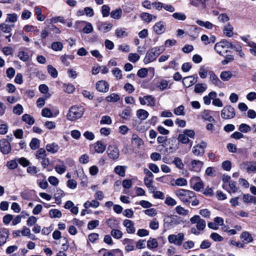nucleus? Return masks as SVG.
Here are the masks:
<instances>
[{
  "instance_id": "f3484780",
  "label": "nucleus",
  "mask_w": 256,
  "mask_h": 256,
  "mask_svg": "<svg viewBox=\"0 0 256 256\" xmlns=\"http://www.w3.org/2000/svg\"><path fill=\"white\" fill-rule=\"evenodd\" d=\"M124 226L126 228V232L128 234H134L136 232V229L134 226V222L130 220H125L123 222Z\"/></svg>"
},
{
  "instance_id": "864d4df0",
  "label": "nucleus",
  "mask_w": 256,
  "mask_h": 256,
  "mask_svg": "<svg viewBox=\"0 0 256 256\" xmlns=\"http://www.w3.org/2000/svg\"><path fill=\"white\" fill-rule=\"evenodd\" d=\"M184 107L183 105H180L174 110V112L177 116H184L185 113L184 112Z\"/></svg>"
},
{
  "instance_id": "dca6fc26",
  "label": "nucleus",
  "mask_w": 256,
  "mask_h": 256,
  "mask_svg": "<svg viewBox=\"0 0 256 256\" xmlns=\"http://www.w3.org/2000/svg\"><path fill=\"white\" fill-rule=\"evenodd\" d=\"M9 230L6 228H1L0 229V245L4 244L7 238L9 236Z\"/></svg>"
},
{
  "instance_id": "58836bf2",
  "label": "nucleus",
  "mask_w": 256,
  "mask_h": 256,
  "mask_svg": "<svg viewBox=\"0 0 256 256\" xmlns=\"http://www.w3.org/2000/svg\"><path fill=\"white\" fill-rule=\"evenodd\" d=\"M22 120L29 125H32L34 123V119L28 114H24L22 116Z\"/></svg>"
},
{
  "instance_id": "49530a36",
  "label": "nucleus",
  "mask_w": 256,
  "mask_h": 256,
  "mask_svg": "<svg viewBox=\"0 0 256 256\" xmlns=\"http://www.w3.org/2000/svg\"><path fill=\"white\" fill-rule=\"evenodd\" d=\"M36 156L38 160H40L46 156V151L42 148L38 149L36 152Z\"/></svg>"
},
{
  "instance_id": "f704fd0d",
  "label": "nucleus",
  "mask_w": 256,
  "mask_h": 256,
  "mask_svg": "<svg viewBox=\"0 0 256 256\" xmlns=\"http://www.w3.org/2000/svg\"><path fill=\"white\" fill-rule=\"evenodd\" d=\"M122 15V10L121 8H117L113 10L110 12V16L116 20L120 19Z\"/></svg>"
},
{
  "instance_id": "20e7f679",
  "label": "nucleus",
  "mask_w": 256,
  "mask_h": 256,
  "mask_svg": "<svg viewBox=\"0 0 256 256\" xmlns=\"http://www.w3.org/2000/svg\"><path fill=\"white\" fill-rule=\"evenodd\" d=\"M235 116L234 108L230 105L225 106L221 111V116L224 120L232 118Z\"/></svg>"
},
{
  "instance_id": "0eeeda50",
  "label": "nucleus",
  "mask_w": 256,
  "mask_h": 256,
  "mask_svg": "<svg viewBox=\"0 0 256 256\" xmlns=\"http://www.w3.org/2000/svg\"><path fill=\"white\" fill-rule=\"evenodd\" d=\"M184 240L183 233H179L177 235L170 234L168 236V240L170 244H174L177 246H180Z\"/></svg>"
},
{
  "instance_id": "603ef678",
  "label": "nucleus",
  "mask_w": 256,
  "mask_h": 256,
  "mask_svg": "<svg viewBox=\"0 0 256 256\" xmlns=\"http://www.w3.org/2000/svg\"><path fill=\"white\" fill-rule=\"evenodd\" d=\"M140 58V56L136 53H130L128 56V60L130 62L135 63Z\"/></svg>"
},
{
  "instance_id": "72a5a7b5",
  "label": "nucleus",
  "mask_w": 256,
  "mask_h": 256,
  "mask_svg": "<svg viewBox=\"0 0 256 256\" xmlns=\"http://www.w3.org/2000/svg\"><path fill=\"white\" fill-rule=\"evenodd\" d=\"M136 116L138 118L143 120L147 118L148 116V112L144 110L140 109L137 111Z\"/></svg>"
},
{
  "instance_id": "5fc2aeb1",
  "label": "nucleus",
  "mask_w": 256,
  "mask_h": 256,
  "mask_svg": "<svg viewBox=\"0 0 256 256\" xmlns=\"http://www.w3.org/2000/svg\"><path fill=\"white\" fill-rule=\"evenodd\" d=\"M18 56L20 60L24 62L28 61L29 60L28 54L24 51L19 52Z\"/></svg>"
},
{
  "instance_id": "7c9ffc66",
  "label": "nucleus",
  "mask_w": 256,
  "mask_h": 256,
  "mask_svg": "<svg viewBox=\"0 0 256 256\" xmlns=\"http://www.w3.org/2000/svg\"><path fill=\"white\" fill-rule=\"evenodd\" d=\"M198 30L199 28L196 26H192L188 30V34L190 36L196 38L198 36L199 33Z\"/></svg>"
},
{
  "instance_id": "338daca9",
  "label": "nucleus",
  "mask_w": 256,
  "mask_h": 256,
  "mask_svg": "<svg viewBox=\"0 0 256 256\" xmlns=\"http://www.w3.org/2000/svg\"><path fill=\"white\" fill-rule=\"evenodd\" d=\"M110 8L108 6L104 4L102 7V13L103 17H107L110 13Z\"/></svg>"
},
{
  "instance_id": "9d476101",
  "label": "nucleus",
  "mask_w": 256,
  "mask_h": 256,
  "mask_svg": "<svg viewBox=\"0 0 256 256\" xmlns=\"http://www.w3.org/2000/svg\"><path fill=\"white\" fill-rule=\"evenodd\" d=\"M139 100L141 104L154 106H155V98L152 96L148 95L142 97H139Z\"/></svg>"
},
{
  "instance_id": "de8ad7c7",
  "label": "nucleus",
  "mask_w": 256,
  "mask_h": 256,
  "mask_svg": "<svg viewBox=\"0 0 256 256\" xmlns=\"http://www.w3.org/2000/svg\"><path fill=\"white\" fill-rule=\"evenodd\" d=\"M241 238L244 239V240L246 242V243L252 242L253 238L251 234L247 232H243L241 234Z\"/></svg>"
},
{
  "instance_id": "37998d69",
  "label": "nucleus",
  "mask_w": 256,
  "mask_h": 256,
  "mask_svg": "<svg viewBox=\"0 0 256 256\" xmlns=\"http://www.w3.org/2000/svg\"><path fill=\"white\" fill-rule=\"evenodd\" d=\"M49 215L52 218H59L62 216V212L58 209H52L49 211Z\"/></svg>"
},
{
  "instance_id": "052dcab7",
  "label": "nucleus",
  "mask_w": 256,
  "mask_h": 256,
  "mask_svg": "<svg viewBox=\"0 0 256 256\" xmlns=\"http://www.w3.org/2000/svg\"><path fill=\"white\" fill-rule=\"evenodd\" d=\"M24 108L20 104H17L13 108V112L14 114L20 115L23 112Z\"/></svg>"
},
{
  "instance_id": "423d86ee",
  "label": "nucleus",
  "mask_w": 256,
  "mask_h": 256,
  "mask_svg": "<svg viewBox=\"0 0 256 256\" xmlns=\"http://www.w3.org/2000/svg\"><path fill=\"white\" fill-rule=\"evenodd\" d=\"M190 222L192 224H196V228L198 230H202L204 229L206 226V221L201 218L200 216L198 215H195L192 217L190 219Z\"/></svg>"
},
{
  "instance_id": "5701e85b",
  "label": "nucleus",
  "mask_w": 256,
  "mask_h": 256,
  "mask_svg": "<svg viewBox=\"0 0 256 256\" xmlns=\"http://www.w3.org/2000/svg\"><path fill=\"white\" fill-rule=\"evenodd\" d=\"M46 150L51 154L57 152L59 150V146L55 142L48 144L46 146Z\"/></svg>"
},
{
  "instance_id": "e2e57ef3",
  "label": "nucleus",
  "mask_w": 256,
  "mask_h": 256,
  "mask_svg": "<svg viewBox=\"0 0 256 256\" xmlns=\"http://www.w3.org/2000/svg\"><path fill=\"white\" fill-rule=\"evenodd\" d=\"M16 161L22 166L24 167L28 166L30 165V162L26 158L22 157L20 158H16Z\"/></svg>"
},
{
  "instance_id": "f03ea898",
  "label": "nucleus",
  "mask_w": 256,
  "mask_h": 256,
  "mask_svg": "<svg viewBox=\"0 0 256 256\" xmlns=\"http://www.w3.org/2000/svg\"><path fill=\"white\" fill-rule=\"evenodd\" d=\"M174 193L184 202H189L190 199L196 196L194 192L186 190H176Z\"/></svg>"
},
{
  "instance_id": "f8f14e48",
  "label": "nucleus",
  "mask_w": 256,
  "mask_h": 256,
  "mask_svg": "<svg viewBox=\"0 0 256 256\" xmlns=\"http://www.w3.org/2000/svg\"><path fill=\"white\" fill-rule=\"evenodd\" d=\"M0 150L4 154H8L11 150V146L10 142L5 138L0 140Z\"/></svg>"
},
{
  "instance_id": "a19ab883",
  "label": "nucleus",
  "mask_w": 256,
  "mask_h": 256,
  "mask_svg": "<svg viewBox=\"0 0 256 256\" xmlns=\"http://www.w3.org/2000/svg\"><path fill=\"white\" fill-rule=\"evenodd\" d=\"M171 220L169 222V224L170 226H176L180 223L181 220L180 218L178 216H170Z\"/></svg>"
},
{
  "instance_id": "6ab92c4d",
  "label": "nucleus",
  "mask_w": 256,
  "mask_h": 256,
  "mask_svg": "<svg viewBox=\"0 0 256 256\" xmlns=\"http://www.w3.org/2000/svg\"><path fill=\"white\" fill-rule=\"evenodd\" d=\"M242 165L246 167V170L248 173L256 172V162L254 161L244 162Z\"/></svg>"
},
{
  "instance_id": "412c9836",
  "label": "nucleus",
  "mask_w": 256,
  "mask_h": 256,
  "mask_svg": "<svg viewBox=\"0 0 256 256\" xmlns=\"http://www.w3.org/2000/svg\"><path fill=\"white\" fill-rule=\"evenodd\" d=\"M112 27V24H108L106 22H102L98 25V30L104 33L110 31Z\"/></svg>"
},
{
  "instance_id": "c756f323",
  "label": "nucleus",
  "mask_w": 256,
  "mask_h": 256,
  "mask_svg": "<svg viewBox=\"0 0 256 256\" xmlns=\"http://www.w3.org/2000/svg\"><path fill=\"white\" fill-rule=\"evenodd\" d=\"M156 59V58L155 57L154 55L152 52L151 50H150L146 54L145 58H144V62L145 64H147L150 62H153Z\"/></svg>"
},
{
  "instance_id": "2f4dec72",
  "label": "nucleus",
  "mask_w": 256,
  "mask_h": 256,
  "mask_svg": "<svg viewBox=\"0 0 256 256\" xmlns=\"http://www.w3.org/2000/svg\"><path fill=\"white\" fill-rule=\"evenodd\" d=\"M106 148V146L100 141L97 142L94 146L95 151L98 153H102L105 150Z\"/></svg>"
},
{
  "instance_id": "39448f33",
  "label": "nucleus",
  "mask_w": 256,
  "mask_h": 256,
  "mask_svg": "<svg viewBox=\"0 0 256 256\" xmlns=\"http://www.w3.org/2000/svg\"><path fill=\"white\" fill-rule=\"evenodd\" d=\"M228 41L224 40L216 44L214 49L220 55L224 56L228 52Z\"/></svg>"
},
{
  "instance_id": "bb28decb",
  "label": "nucleus",
  "mask_w": 256,
  "mask_h": 256,
  "mask_svg": "<svg viewBox=\"0 0 256 256\" xmlns=\"http://www.w3.org/2000/svg\"><path fill=\"white\" fill-rule=\"evenodd\" d=\"M168 86V81L164 79H162L156 82V87L160 90H166Z\"/></svg>"
},
{
  "instance_id": "c85d7f7f",
  "label": "nucleus",
  "mask_w": 256,
  "mask_h": 256,
  "mask_svg": "<svg viewBox=\"0 0 256 256\" xmlns=\"http://www.w3.org/2000/svg\"><path fill=\"white\" fill-rule=\"evenodd\" d=\"M207 86L205 84L198 83L195 85L194 91L196 93H202L206 90Z\"/></svg>"
},
{
  "instance_id": "f257e3e1",
  "label": "nucleus",
  "mask_w": 256,
  "mask_h": 256,
  "mask_svg": "<svg viewBox=\"0 0 256 256\" xmlns=\"http://www.w3.org/2000/svg\"><path fill=\"white\" fill-rule=\"evenodd\" d=\"M84 109L80 106H73L70 108L66 115L67 119L73 121L80 118L84 114Z\"/></svg>"
},
{
  "instance_id": "9b49d317",
  "label": "nucleus",
  "mask_w": 256,
  "mask_h": 256,
  "mask_svg": "<svg viewBox=\"0 0 256 256\" xmlns=\"http://www.w3.org/2000/svg\"><path fill=\"white\" fill-rule=\"evenodd\" d=\"M190 184L192 188L196 191H200L204 188V184L198 177L192 178Z\"/></svg>"
},
{
  "instance_id": "1a4fd4ad",
  "label": "nucleus",
  "mask_w": 256,
  "mask_h": 256,
  "mask_svg": "<svg viewBox=\"0 0 256 256\" xmlns=\"http://www.w3.org/2000/svg\"><path fill=\"white\" fill-rule=\"evenodd\" d=\"M206 146V143L204 142L194 146L192 150V153L196 156H202L204 154V148Z\"/></svg>"
},
{
  "instance_id": "4be33fe9",
  "label": "nucleus",
  "mask_w": 256,
  "mask_h": 256,
  "mask_svg": "<svg viewBox=\"0 0 256 256\" xmlns=\"http://www.w3.org/2000/svg\"><path fill=\"white\" fill-rule=\"evenodd\" d=\"M212 112L210 110H204L202 112L201 116L206 120L210 122H215L216 120L212 116L211 114Z\"/></svg>"
},
{
  "instance_id": "8fccbe9b",
  "label": "nucleus",
  "mask_w": 256,
  "mask_h": 256,
  "mask_svg": "<svg viewBox=\"0 0 256 256\" xmlns=\"http://www.w3.org/2000/svg\"><path fill=\"white\" fill-rule=\"evenodd\" d=\"M14 24H2L0 25V28L4 32L9 33L12 30V28Z\"/></svg>"
},
{
  "instance_id": "e433bc0d",
  "label": "nucleus",
  "mask_w": 256,
  "mask_h": 256,
  "mask_svg": "<svg viewBox=\"0 0 256 256\" xmlns=\"http://www.w3.org/2000/svg\"><path fill=\"white\" fill-rule=\"evenodd\" d=\"M243 200L244 202H252L256 204V197L251 196L249 194H244L243 196Z\"/></svg>"
},
{
  "instance_id": "a211bd4d",
  "label": "nucleus",
  "mask_w": 256,
  "mask_h": 256,
  "mask_svg": "<svg viewBox=\"0 0 256 256\" xmlns=\"http://www.w3.org/2000/svg\"><path fill=\"white\" fill-rule=\"evenodd\" d=\"M166 26V25L164 22H160L156 24L153 28L158 34H161L165 32Z\"/></svg>"
},
{
  "instance_id": "4468645a",
  "label": "nucleus",
  "mask_w": 256,
  "mask_h": 256,
  "mask_svg": "<svg viewBox=\"0 0 256 256\" xmlns=\"http://www.w3.org/2000/svg\"><path fill=\"white\" fill-rule=\"evenodd\" d=\"M204 164V162L199 160H192L190 164V170L192 171L199 172Z\"/></svg>"
},
{
  "instance_id": "13d9d810",
  "label": "nucleus",
  "mask_w": 256,
  "mask_h": 256,
  "mask_svg": "<svg viewBox=\"0 0 256 256\" xmlns=\"http://www.w3.org/2000/svg\"><path fill=\"white\" fill-rule=\"evenodd\" d=\"M63 48V45L60 42H54L52 44V48L54 51H60Z\"/></svg>"
},
{
  "instance_id": "bf43d9fd",
  "label": "nucleus",
  "mask_w": 256,
  "mask_h": 256,
  "mask_svg": "<svg viewBox=\"0 0 256 256\" xmlns=\"http://www.w3.org/2000/svg\"><path fill=\"white\" fill-rule=\"evenodd\" d=\"M48 73L50 74V76L52 78H56L58 76V71L52 66L48 65Z\"/></svg>"
},
{
  "instance_id": "aec40b11",
  "label": "nucleus",
  "mask_w": 256,
  "mask_h": 256,
  "mask_svg": "<svg viewBox=\"0 0 256 256\" xmlns=\"http://www.w3.org/2000/svg\"><path fill=\"white\" fill-rule=\"evenodd\" d=\"M196 81L197 78H196L193 76H188L183 78L182 84L184 86L188 88L194 84Z\"/></svg>"
},
{
  "instance_id": "ea45409f",
  "label": "nucleus",
  "mask_w": 256,
  "mask_h": 256,
  "mask_svg": "<svg viewBox=\"0 0 256 256\" xmlns=\"http://www.w3.org/2000/svg\"><path fill=\"white\" fill-rule=\"evenodd\" d=\"M40 144V140L36 138H32L30 144V146L32 150L38 149Z\"/></svg>"
},
{
  "instance_id": "680f3d73",
  "label": "nucleus",
  "mask_w": 256,
  "mask_h": 256,
  "mask_svg": "<svg viewBox=\"0 0 256 256\" xmlns=\"http://www.w3.org/2000/svg\"><path fill=\"white\" fill-rule=\"evenodd\" d=\"M64 90L68 94H71L74 90V86L72 84H64Z\"/></svg>"
},
{
  "instance_id": "7ed1b4c3",
  "label": "nucleus",
  "mask_w": 256,
  "mask_h": 256,
  "mask_svg": "<svg viewBox=\"0 0 256 256\" xmlns=\"http://www.w3.org/2000/svg\"><path fill=\"white\" fill-rule=\"evenodd\" d=\"M194 136L195 132L193 130L186 129L178 135V140L182 144H188L190 142L189 138H193Z\"/></svg>"
},
{
  "instance_id": "a878e982",
  "label": "nucleus",
  "mask_w": 256,
  "mask_h": 256,
  "mask_svg": "<svg viewBox=\"0 0 256 256\" xmlns=\"http://www.w3.org/2000/svg\"><path fill=\"white\" fill-rule=\"evenodd\" d=\"M78 23H84L86 24L85 26L82 29V32L84 33L88 34L91 33L93 30L94 28L92 25L91 23L86 22V21H82L80 22H78Z\"/></svg>"
},
{
  "instance_id": "c9c22d12",
  "label": "nucleus",
  "mask_w": 256,
  "mask_h": 256,
  "mask_svg": "<svg viewBox=\"0 0 256 256\" xmlns=\"http://www.w3.org/2000/svg\"><path fill=\"white\" fill-rule=\"evenodd\" d=\"M132 142L134 144L140 146L143 144L142 140L136 134H134L132 138Z\"/></svg>"
},
{
  "instance_id": "0e129e2a",
  "label": "nucleus",
  "mask_w": 256,
  "mask_h": 256,
  "mask_svg": "<svg viewBox=\"0 0 256 256\" xmlns=\"http://www.w3.org/2000/svg\"><path fill=\"white\" fill-rule=\"evenodd\" d=\"M172 17L179 20H184L186 19V16L183 12H175L172 14Z\"/></svg>"
},
{
  "instance_id": "79ce46f5",
  "label": "nucleus",
  "mask_w": 256,
  "mask_h": 256,
  "mask_svg": "<svg viewBox=\"0 0 256 256\" xmlns=\"http://www.w3.org/2000/svg\"><path fill=\"white\" fill-rule=\"evenodd\" d=\"M112 236L116 239L120 238L123 235L122 232L118 229H113L110 232Z\"/></svg>"
},
{
  "instance_id": "4c0bfd02",
  "label": "nucleus",
  "mask_w": 256,
  "mask_h": 256,
  "mask_svg": "<svg viewBox=\"0 0 256 256\" xmlns=\"http://www.w3.org/2000/svg\"><path fill=\"white\" fill-rule=\"evenodd\" d=\"M232 77L230 71H223L220 73V78L224 81H228Z\"/></svg>"
},
{
  "instance_id": "69168bd1",
  "label": "nucleus",
  "mask_w": 256,
  "mask_h": 256,
  "mask_svg": "<svg viewBox=\"0 0 256 256\" xmlns=\"http://www.w3.org/2000/svg\"><path fill=\"white\" fill-rule=\"evenodd\" d=\"M106 222L108 226L112 230L118 228V224L116 223V220L114 219L109 218L107 220Z\"/></svg>"
},
{
  "instance_id": "cd10ccee",
  "label": "nucleus",
  "mask_w": 256,
  "mask_h": 256,
  "mask_svg": "<svg viewBox=\"0 0 256 256\" xmlns=\"http://www.w3.org/2000/svg\"><path fill=\"white\" fill-rule=\"evenodd\" d=\"M116 35L118 38H122L128 36L126 28H118L116 30Z\"/></svg>"
},
{
  "instance_id": "2eb2a0df",
  "label": "nucleus",
  "mask_w": 256,
  "mask_h": 256,
  "mask_svg": "<svg viewBox=\"0 0 256 256\" xmlns=\"http://www.w3.org/2000/svg\"><path fill=\"white\" fill-rule=\"evenodd\" d=\"M96 88L100 92H106L109 90V84L106 81L100 80L96 84Z\"/></svg>"
},
{
  "instance_id": "b1692460",
  "label": "nucleus",
  "mask_w": 256,
  "mask_h": 256,
  "mask_svg": "<svg viewBox=\"0 0 256 256\" xmlns=\"http://www.w3.org/2000/svg\"><path fill=\"white\" fill-rule=\"evenodd\" d=\"M234 28L230 23H228L224 27V34L228 37H232L233 34Z\"/></svg>"
},
{
  "instance_id": "09e8293b",
  "label": "nucleus",
  "mask_w": 256,
  "mask_h": 256,
  "mask_svg": "<svg viewBox=\"0 0 256 256\" xmlns=\"http://www.w3.org/2000/svg\"><path fill=\"white\" fill-rule=\"evenodd\" d=\"M190 3L192 6H198V7H200V8H204V3L206 2V0H190Z\"/></svg>"
},
{
  "instance_id": "a18cd8bd",
  "label": "nucleus",
  "mask_w": 256,
  "mask_h": 256,
  "mask_svg": "<svg viewBox=\"0 0 256 256\" xmlns=\"http://www.w3.org/2000/svg\"><path fill=\"white\" fill-rule=\"evenodd\" d=\"M119 95L115 93L112 94L110 95L106 96V100L108 102H116L120 100Z\"/></svg>"
},
{
  "instance_id": "473e14b6",
  "label": "nucleus",
  "mask_w": 256,
  "mask_h": 256,
  "mask_svg": "<svg viewBox=\"0 0 256 256\" xmlns=\"http://www.w3.org/2000/svg\"><path fill=\"white\" fill-rule=\"evenodd\" d=\"M142 20L146 22H150L152 20H156V16L146 12H143L140 14Z\"/></svg>"
},
{
  "instance_id": "c03bdc74",
  "label": "nucleus",
  "mask_w": 256,
  "mask_h": 256,
  "mask_svg": "<svg viewBox=\"0 0 256 256\" xmlns=\"http://www.w3.org/2000/svg\"><path fill=\"white\" fill-rule=\"evenodd\" d=\"M172 163L174 164L176 167L180 170H182L184 168V164H183L182 160L180 158H174Z\"/></svg>"
},
{
  "instance_id": "393cba45",
  "label": "nucleus",
  "mask_w": 256,
  "mask_h": 256,
  "mask_svg": "<svg viewBox=\"0 0 256 256\" xmlns=\"http://www.w3.org/2000/svg\"><path fill=\"white\" fill-rule=\"evenodd\" d=\"M126 166H118L114 168V171L118 176L124 177L126 175Z\"/></svg>"
},
{
  "instance_id": "ddd939ff",
  "label": "nucleus",
  "mask_w": 256,
  "mask_h": 256,
  "mask_svg": "<svg viewBox=\"0 0 256 256\" xmlns=\"http://www.w3.org/2000/svg\"><path fill=\"white\" fill-rule=\"evenodd\" d=\"M208 75L210 76V81L212 84L220 88L224 86L223 82L220 81L213 71H210L208 72Z\"/></svg>"
},
{
  "instance_id": "6e6552de",
  "label": "nucleus",
  "mask_w": 256,
  "mask_h": 256,
  "mask_svg": "<svg viewBox=\"0 0 256 256\" xmlns=\"http://www.w3.org/2000/svg\"><path fill=\"white\" fill-rule=\"evenodd\" d=\"M107 153L108 157L113 160H117L120 156L119 150L117 146L114 145L108 146Z\"/></svg>"
},
{
  "instance_id": "4d7b16f0",
  "label": "nucleus",
  "mask_w": 256,
  "mask_h": 256,
  "mask_svg": "<svg viewBox=\"0 0 256 256\" xmlns=\"http://www.w3.org/2000/svg\"><path fill=\"white\" fill-rule=\"evenodd\" d=\"M238 130L242 132L246 133L251 130V128L248 124H242L239 126Z\"/></svg>"
},
{
  "instance_id": "3c124183",
  "label": "nucleus",
  "mask_w": 256,
  "mask_h": 256,
  "mask_svg": "<svg viewBox=\"0 0 256 256\" xmlns=\"http://www.w3.org/2000/svg\"><path fill=\"white\" fill-rule=\"evenodd\" d=\"M175 210L176 213L180 215L186 216L188 214V210L184 209L180 206H177Z\"/></svg>"
},
{
  "instance_id": "6e6d98bb",
  "label": "nucleus",
  "mask_w": 256,
  "mask_h": 256,
  "mask_svg": "<svg viewBox=\"0 0 256 256\" xmlns=\"http://www.w3.org/2000/svg\"><path fill=\"white\" fill-rule=\"evenodd\" d=\"M158 246V243L156 238L150 239L148 240L147 246L150 248H156Z\"/></svg>"
},
{
  "instance_id": "774afa93",
  "label": "nucleus",
  "mask_w": 256,
  "mask_h": 256,
  "mask_svg": "<svg viewBox=\"0 0 256 256\" xmlns=\"http://www.w3.org/2000/svg\"><path fill=\"white\" fill-rule=\"evenodd\" d=\"M208 70L204 66H201L199 69L198 74L202 78H205L208 75Z\"/></svg>"
}]
</instances>
